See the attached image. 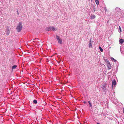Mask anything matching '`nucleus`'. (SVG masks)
<instances>
[{"instance_id":"16","label":"nucleus","mask_w":124,"mask_h":124,"mask_svg":"<svg viewBox=\"0 0 124 124\" xmlns=\"http://www.w3.org/2000/svg\"><path fill=\"white\" fill-rule=\"evenodd\" d=\"M88 103H89V104L90 106V107H92V106L90 102V101H89Z\"/></svg>"},{"instance_id":"2","label":"nucleus","mask_w":124,"mask_h":124,"mask_svg":"<svg viewBox=\"0 0 124 124\" xmlns=\"http://www.w3.org/2000/svg\"><path fill=\"white\" fill-rule=\"evenodd\" d=\"M46 30L47 31H55L57 30V29L54 27L52 26L46 27Z\"/></svg>"},{"instance_id":"18","label":"nucleus","mask_w":124,"mask_h":124,"mask_svg":"<svg viewBox=\"0 0 124 124\" xmlns=\"http://www.w3.org/2000/svg\"><path fill=\"white\" fill-rule=\"evenodd\" d=\"M91 40L92 39L91 38H90V41L89 42L91 43Z\"/></svg>"},{"instance_id":"22","label":"nucleus","mask_w":124,"mask_h":124,"mask_svg":"<svg viewBox=\"0 0 124 124\" xmlns=\"http://www.w3.org/2000/svg\"><path fill=\"white\" fill-rule=\"evenodd\" d=\"M123 111H124V108H123Z\"/></svg>"},{"instance_id":"1","label":"nucleus","mask_w":124,"mask_h":124,"mask_svg":"<svg viewBox=\"0 0 124 124\" xmlns=\"http://www.w3.org/2000/svg\"><path fill=\"white\" fill-rule=\"evenodd\" d=\"M22 23L21 22H20L17 25L16 29L17 31L18 32L21 31L22 29Z\"/></svg>"},{"instance_id":"11","label":"nucleus","mask_w":124,"mask_h":124,"mask_svg":"<svg viewBox=\"0 0 124 124\" xmlns=\"http://www.w3.org/2000/svg\"><path fill=\"white\" fill-rule=\"evenodd\" d=\"M95 2L97 5H99V2L98 0H95Z\"/></svg>"},{"instance_id":"26","label":"nucleus","mask_w":124,"mask_h":124,"mask_svg":"<svg viewBox=\"0 0 124 124\" xmlns=\"http://www.w3.org/2000/svg\"><path fill=\"white\" fill-rule=\"evenodd\" d=\"M123 112H124V111H123Z\"/></svg>"},{"instance_id":"23","label":"nucleus","mask_w":124,"mask_h":124,"mask_svg":"<svg viewBox=\"0 0 124 124\" xmlns=\"http://www.w3.org/2000/svg\"><path fill=\"white\" fill-rule=\"evenodd\" d=\"M97 124H100L99 123H98Z\"/></svg>"},{"instance_id":"24","label":"nucleus","mask_w":124,"mask_h":124,"mask_svg":"<svg viewBox=\"0 0 124 124\" xmlns=\"http://www.w3.org/2000/svg\"><path fill=\"white\" fill-rule=\"evenodd\" d=\"M108 22H109V21H108L107 22L108 23Z\"/></svg>"},{"instance_id":"12","label":"nucleus","mask_w":124,"mask_h":124,"mask_svg":"<svg viewBox=\"0 0 124 124\" xmlns=\"http://www.w3.org/2000/svg\"><path fill=\"white\" fill-rule=\"evenodd\" d=\"M92 46V43L89 42V47L90 48Z\"/></svg>"},{"instance_id":"9","label":"nucleus","mask_w":124,"mask_h":124,"mask_svg":"<svg viewBox=\"0 0 124 124\" xmlns=\"http://www.w3.org/2000/svg\"><path fill=\"white\" fill-rule=\"evenodd\" d=\"M114 62H116V60L112 57H111L110 58Z\"/></svg>"},{"instance_id":"5","label":"nucleus","mask_w":124,"mask_h":124,"mask_svg":"<svg viewBox=\"0 0 124 124\" xmlns=\"http://www.w3.org/2000/svg\"><path fill=\"white\" fill-rule=\"evenodd\" d=\"M124 42V40L122 39H120L119 40V42L120 43L122 44Z\"/></svg>"},{"instance_id":"4","label":"nucleus","mask_w":124,"mask_h":124,"mask_svg":"<svg viewBox=\"0 0 124 124\" xmlns=\"http://www.w3.org/2000/svg\"><path fill=\"white\" fill-rule=\"evenodd\" d=\"M106 63L107 64L108 69V70H109V69H110L111 68V66L110 64V62L108 61H106Z\"/></svg>"},{"instance_id":"15","label":"nucleus","mask_w":124,"mask_h":124,"mask_svg":"<svg viewBox=\"0 0 124 124\" xmlns=\"http://www.w3.org/2000/svg\"><path fill=\"white\" fill-rule=\"evenodd\" d=\"M33 102L35 104H36L37 103V101L36 100H34L33 101Z\"/></svg>"},{"instance_id":"8","label":"nucleus","mask_w":124,"mask_h":124,"mask_svg":"<svg viewBox=\"0 0 124 124\" xmlns=\"http://www.w3.org/2000/svg\"><path fill=\"white\" fill-rule=\"evenodd\" d=\"M95 16L94 15H92L91 17V19H94L95 17Z\"/></svg>"},{"instance_id":"10","label":"nucleus","mask_w":124,"mask_h":124,"mask_svg":"<svg viewBox=\"0 0 124 124\" xmlns=\"http://www.w3.org/2000/svg\"><path fill=\"white\" fill-rule=\"evenodd\" d=\"M17 66L16 65H14L12 67V69H15L16 67H17Z\"/></svg>"},{"instance_id":"13","label":"nucleus","mask_w":124,"mask_h":124,"mask_svg":"<svg viewBox=\"0 0 124 124\" xmlns=\"http://www.w3.org/2000/svg\"><path fill=\"white\" fill-rule=\"evenodd\" d=\"M99 48L100 49L101 51V52H103V50L102 48L100 46H99Z\"/></svg>"},{"instance_id":"17","label":"nucleus","mask_w":124,"mask_h":124,"mask_svg":"<svg viewBox=\"0 0 124 124\" xmlns=\"http://www.w3.org/2000/svg\"><path fill=\"white\" fill-rule=\"evenodd\" d=\"M119 29L120 32H121V27L120 26H119Z\"/></svg>"},{"instance_id":"25","label":"nucleus","mask_w":124,"mask_h":124,"mask_svg":"<svg viewBox=\"0 0 124 124\" xmlns=\"http://www.w3.org/2000/svg\"><path fill=\"white\" fill-rule=\"evenodd\" d=\"M108 22H109V21H108L107 22L108 23Z\"/></svg>"},{"instance_id":"19","label":"nucleus","mask_w":124,"mask_h":124,"mask_svg":"<svg viewBox=\"0 0 124 124\" xmlns=\"http://www.w3.org/2000/svg\"><path fill=\"white\" fill-rule=\"evenodd\" d=\"M17 14L19 15V13L18 12V10H17Z\"/></svg>"},{"instance_id":"6","label":"nucleus","mask_w":124,"mask_h":124,"mask_svg":"<svg viewBox=\"0 0 124 124\" xmlns=\"http://www.w3.org/2000/svg\"><path fill=\"white\" fill-rule=\"evenodd\" d=\"M7 30V32L6 35H9L10 33V29L9 28H8Z\"/></svg>"},{"instance_id":"21","label":"nucleus","mask_w":124,"mask_h":124,"mask_svg":"<svg viewBox=\"0 0 124 124\" xmlns=\"http://www.w3.org/2000/svg\"><path fill=\"white\" fill-rule=\"evenodd\" d=\"M86 101H84V103H86Z\"/></svg>"},{"instance_id":"14","label":"nucleus","mask_w":124,"mask_h":124,"mask_svg":"<svg viewBox=\"0 0 124 124\" xmlns=\"http://www.w3.org/2000/svg\"><path fill=\"white\" fill-rule=\"evenodd\" d=\"M33 40H34V41H35V42H37L38 41V38H35V39H33Z\"/></svg>"},{"instance_id":"3","label":"nucleus","mask_w":124,"mask_h":124,"mask_svg":"<svg viewBox=\"0 0 124 124\" xmlns=\"http://www.w3.org/2000/svg\"><path fill=\"white\" fill-rule=\"evenodd\" d=\"M56 39L58 40V43L60 44H62V40L60 39V37L57 35L56 36Z\"/></svg>"},{"instance_id":"7","label":"nucleus","mask_w":124,"mask_h":124,"mask_svg":"<svg viewBox=\"0 0 124 124\" xmlns=\"http://www.w3.org/2000/svg\"><path fill=\"white\" fill-rule=\"evenodd\" d=\"M116 81L115 79H114L113 81L112 85H115L116 84Z\"/></svg>"},{"instance_id":"20","label":"nucleus","mask_w":124,"mask_h":124,"mask_svg":"<svg viewBox=\"0 0 124 124\" xmlns=\"http://www.w3.org/2000/svg\"><path fill=\"white\" fill-rule=\"evenodd\" d=\"M31 41H32V42H35V41H34V40H33H33L32 39V40H31Z\"/></svg>"}]
</instances>
